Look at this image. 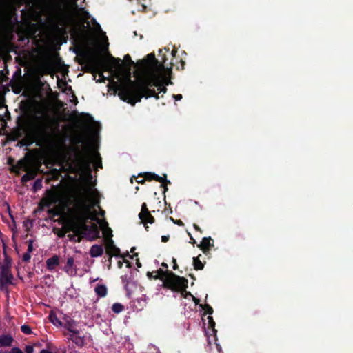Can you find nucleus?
<instances>
[{"mask_svg":"<svg viewBox=\"0 0 353 353\" xmlns=\"http://www.w3.org/2000/svg\"><path fill=\"white\" fill-rule=\"evenodd\" d=\"M14 139L22 138L19 145L29 147L34 143L40 147L52 148L59 140V124L47 113L41 115L34 114L25 121L24 125L14 132Z\"/></svg>","mask_w":353,"mask_h":353,"instance_id":"nucleus-1","label":"nucleus"},{"mask_svg":"<svg viewBox=\"0 0 353 353\" xmlns=\"http://www.w3.org/2000/svg\"><path fill=\"white\" fill-rule=\"evenodd\" d=\"M143 72L145 75L138 80L132 81L129 79L125 84L118 87V96L122 101L134 105L143 97L159 99V94L156 93L154 87H157L159 79L163 78V71Z\"/></svg>","mask_w":353,"mask_h":353,"instance_id":"nucleus-2","label":"nucleus"},{"mask_svg":"<svg viewBox=\"0 0 353 353\" xmlns=\"http://www.w3.org/2000/svg\"><path fill=\"white\" fill-rule=\"evenodd\" d=\"M96 216L92 214L91 207L84 201L77 203L74 209L71 212V218L66 221L63 232H60L58 236H65L67 232L72 231L76 235L85 234L86 232H94L96 237L99 236V231L97 225L91 227L87 225L89 220H95Z\"/></svg>","mask_w":353,"mask_h":353,"instance_id":"nucleus-3","label":"nucleus"},{"mask_svg":"<svg viewBox=\"0 0 353 353\" xmlns=\"http://www.w3.org/2000/svg\"><path fill=\"white\" fill-rule=\"evenodd\" d=\"M84 57L87 71L92 73L99 72L103 79L101 81L105 80L103 71H110L117 74H121L124 72V64L121 59L115 58L110 53H108L107 58H105L95 48L84 52Z\"/></svg>","mask_w":353,"mask_h":353,"instance_id":"nucleus-4","label":"nucleus"},{"mask_svg":"<svg viewBox=\"0 0 353 353\" xmlns=\"http://www.w3.org/2000/svg\"><path fill=\"white\" fill-rule=\"evenodd\" d=\"M166 59L163 58V61L159 62L154 53L148 54L145 59L137 61V64L142 71H163L166 74L172 73V65L165 68Z\"/></svg>","mask_w":353,"mask_h":353,"instance_id":"nucleus-5","label":"nucleus"},{"mask_svg":"<svg viewBox=\"0 0 353 353\" xmlns=\"http://www.w3.org/2000/svg\"><path fill=\"white\" fill-rule=\"evenodd\" d=\"M172 275L173 279H170L166 283L167 288L174 292H180L181 296L185 299H188L189 296L192 297V294L191 292L186 290L188 283V279L175 274Z\"/></svg>","mask_w":353,"mask_h":353,"instance_id":"nucleus-6","label":"nucleus"},{"mask_svg":"<svg viewBox=\"0 0 353 353\" xmlns=\"http://www.w3.org/2000/svg\"><path fill=\"white\" fill-rule=\"evenodd\" d=\"M138 177H144L146 181H151L152 180L160 182L161 187L163 188V192L165 193L168 190V184H171L170 180L167 179L166 174H163V176H160L154 172H145L143 173H139Z\"/></svg>","mask_w":353,"mask_h":353,"instance_id":"nucleus-7","label":"nucleus"},{"mask_svg":"<svg viewBox=\"0 0 353 353\" xmlns=\"http://www.w3.org/2000/svg\"><path fill=\"white\" fill-rule=\"evenodd\" d=\"M14 276L11 270L5 267H0V290L8 292V286L14 285Z\"/></svg>","mask_w":353,"mask_h":353,"instance_id":"nucleus-8","label":"nucleus"},{"mask_svg":"<svg viewBox=\"0 0 353 353\" xmlns=\"http://www.w3.org/2000/svg\"><path fill=\"white\" fill-rule=\"evenodd\" d=\"M76 162L79 169L82 171H87L90 174L91 159L87 152H78L76 154Z\"/></svg>","mask_w":353,"mask_h":353,"instance_id":"nucleus-9","label":"nucleus"},{"mask_svg":"<svg viewBox=\"0 0 353 353\" xmlns=\"http://www.w3.org/2000/svg\"><path fill=\"white\" fill-rule=\"evenodd\" d=\"M106 243V254L110 256V259L112 258L113 256H115L117 257L123 258L125 256H129L130 259H133L134 256H138V254L136 253L132 256H130L128 252L126 253L125 255L121 254L120 252V249L117 247H116L114 244V241L112 239H105Z\"/></svg>","mask_w":353,"mask_h":353,"instance_id":"nucleus-10","label":"nucleus"},{"mask_svg":"<svg viewBox=\"0 0 353 353\" xmlns=\"http://www.w3.org/2000/svg\"><path fill=\"white\" fill-rule=\"evenodd\" d=\"M139 218L141 219V222L145 225V228L147 231H148L149 227L147 226L146 224H152L155 221L154 217L152 216L145 203H143L141 205V212L139 214Z\"/></svg>","mask_w":353,"mask_h":353,"instance_id":"nucleus-11","label":"nucleus"},{"mask_svg":"<svg viewBox=\"0 0 353 353\" xmlns=\"http://www.w3.org/2000/svg\"><path fill=\"white\" fill-rule=\"evenodd\" d=\"M172 272L169 270H163L162 269H159L157 272V274L153 277L154 279H161L163 281V286L167 288L166 283L170 279H173Z\"/></svg>","mask_w":353,"mask_h":353,"instance_id":"nucleus-12","label":"nucleus"},{"mask_svg":"<svg viewBox=\"0 0 353 353\" xmlns=\"http://www.w3.org/2000/svg\"><path fill=\"white\" fill-rule=\"evenodd\" d=\"M30 168V163L28 159L25 157L23 159H20L15 165H13L11 168V171L12 172H15L17 174H19V171H27Z\"/></svg>","mask_w":353,"mask_h":353,"instance_id":"nucleus-13","label":"nucleus"},{"mask_svg":"<svg viewBox=\"0 0 353 353\" xmlns=\"http://www.w3.org/2000/svg\"><path fill=\"white\" fill-rule=\"evenodd\" d=\"M197 247L205 254H207L211 248L214 247V240L210 237H203L201 243Z\"/></svg>","mask_w":353,"mask_h":353,"instance_id":"nucleus-14","label":"nucleus"},{"mask_svg":"<svg viewBox=\"0 0 353 353\" xmlns=\"http://www.w3.org/2000/svg\"><path fill=\"white\" fill-rule=\"evenodd\" d=\"M47 197L42 200L43 205L48 208H50L52 204L57 203V197L55 192L51 190H47Z\"/></svg>","mask_w":353,"mask_h":353,"instance_id":"nucleus-15","label":"nucleus"},{"mask_svg":"<svg viewBox=\"0 0 353 353\" xmlns=\"http://www.w3.org/2000/svg\"><path fill=\"white\" fill-rule=\"evenodd\" d=\"M63 270L69 275L76 273L77 268L74 266V260L73 257H68L66 264L63 268Z\"/></svg>","mask_w":353,"mask_h":353,"instance_id":"nucleus-16","label":"nucleus"},{"mask_svg":"<svg viewBox=\"0 0 353 353\" xmlns=\"http://www.w3.org/2000/svg\"><path fill=\"white\" fill-rule=\"evenodd\" d=\"M46 268L49 271H52L59 264V256L58 255H54L53 256L48 258L46 261Z\"/></svg>","mask_w":353,"mask_h":353,"instance_id":"nucleus-17","label":"nucleus"},{"mask_svg":"<svg viewBox=\"0 0 353 353\" xmlns=\"http://www.w3.org/2000/svg\"><path fill=\"white\" fill-rule=\"evenodd\" d=\"M103 249L100 245H93L90 250V254L92 257H98L103 254Z\"/></svg>","mask_w":353,"mask_h":353,"instance_id":"nucleus-18","label":"nucleus"},{"mask_svg":"<svg viewBox=\"0 0 353 353\" xmlns=\"http://www.w3.org/2000/svg\"><path fill=\"white\" fill-rule=\"evenodd\" d=\"M14 339L10 335H2L0 336V346L9 347L11 346Z\"/></svg>","mask_w":353,"mask_h":353,"instance_id":"nucleus-19","label":"nucleus"},{"mask_svg":"<svg viewBox=\"0 0 353 353\" xmlns=\"http://www.w3.org/2000/svg\"><path fill=\"white\" fill-rule=\"evenodd\" d=\"M69 339L72 340L79 347H82L85 345V337L79 335L70 336Z\"/></svg>","mask_w":353,"mask_h":353,"instance_id":"nucleus-20","label":"nucleus"},{"mask_svg":"<svg viewBox=\"0 0 353 353\" xmlns=\"http://www.w3.org/2000/svg\"><path fill=\"white\" fill-rule=\"evenodd\" d=\"M94 291L99 297L105 296L108 292L106 286L101 284H97L94 288Z\"/></svg>","mask_w":353,"mask_h":353,"instance_id":"nucleus-21","label":"nucleus"},{"mask_svg":"<svg viewBox=\"0 0 353 353\" xmlns=\"http://www.w3.org/2000/svg\"><path fill=\"white\" fill-rule=\"evenodd\" d=\"M121 282H122V283L124 286V288L126 290L128 294H130V292L129 285L132 280L131 276L126 274L121 276Z\"/></svg>","mask_w":353,"mask_h":353,"instance_id":"nucleus-22","label":"nucleus"},{"mask_svg":"<svg viewBox=\"0 0 353 353\" xmlns=\"http://www.w3.org/2000/svg\"><path fill=\"white\" fill-rule=\"evenodd\" d=\"M201 256V255L199 254L196 257H193V262H192V263H193L194 269L195 270H201L204 268L205 262L204 263L201 262V261L200 260V256Z\"/></svg>","mask_w":353,"mask_h":353,"instance_id":"nucleus-23","label":"nucleus"},{"mask_svg":"<svg viewBox=\"0 0 353 353\" xmlns=\"http://www.w3.org/2000/svg\"><path fill=\"white\" fill-rule=\"evenodd\" d=\"M26 173L21 177V181L23 183L28 182L34 179L36 176V172L34 170H28L26 171Z\"/></svg>","mask_w":353,"mask_h":353,"instance_id":"nucleus-24","label":"nucleus"},{"mask_svg":"<svg viewBox=\"0 0 353 353\" xmlns=\"http://www.w3.org/2000/svg\"><path fill=\"white\" fill-rule=\"evenodd\" d=\"M3 253L5 255V259L3 263H0V267H5L11 270L12 259L7 255L6 250H4Z\"/></svg>","mask_w":353,"mask_h":353,"instance_id":"nucleus-25","label":"nucleus"},{"mask_svg":"<svg viewBox=\"0 0 353 353\" xmlns=\"http://www.w3.org/2000/svg\"><path fill=\"white\" fill-rule=\"evenodd\" d=\"M56 347L50 342H47L46 348L42 349L39 353H52V350H56Z\"/></svg>","mask_w":353,"mask_h":353,"instance_id":"nucleus-26","label":"nucleus"},{"mask_svg":"<svg viewBox=\"0 0 353 353\" xmlns=\"http://www.w3.org/2000/svg\"><path fill=\"white\" fill-rule=\"evenodd\" d=\"M112 310L115 314H119L124 310V306L121 303H115L112 306Z\"/></svg>","mask_w":353,"mask_h":353,"instance_id":"nucleus-27","label":"nucleus"},{"mask_svg":"<svg viewBox=\"0 0 353 353\" xmlns=\"http://www.w3.org/2000/svg\"><path fill=\"white\" fill-rule=\"evenodd\" d=\"M200 307L205 311L204 314L211 315L214 312L213 308L208 304L200 305Z\"/></svg>","mask_w":353,"mask_h":353,"instance_id":"nucleus-28","label":"nucleus"},{"mask_svg":"<svg viewBox=\"0 0 353 353\" xmlns=\"http://www.w3.org/2000/svg\"><path fill=\"white\" fill-rule=\"evenodd\" d=\"M49 319L54 325L58 324L59 325H61V321L57 318L55 314L51 313L49 315Z\"/></svg>","mask_w":353,"mask_h":353,"instance_id":"nucleus-29","label":"nucleus"},{"mask_svg":"<svg viewBox=\"0 0 353 353\" xmlns=\"http://www.w3.org/2000/svg\"><path fill=\"white\" fill-rule=\"evenodd\" d=\"M161 79H159V80L158 81V85L156 88H157V90H159V93H161V92L165 93L167 92V88L165 85H163L161 83Z\"/></svg>","mask_w":353,"mask_h":353,"instance_id":"nucleus-30","label":"nucleus"},{"mask_svg":"<svg viewBox=\"0 0 353 353\" xmlns=\"http://www.w3.org/2000/svg\"><path fill=\"white\" fill-rule=\"evenodd\" d=\"M21 332L25 334H32V330L29 325H23L21 327Z\"/></svg>","mask_w":353,"mask_h":353,"instance_id":"nucleus-31","label":"nucleus"},{"mask_svg":"<svg viewBox=\"0 0 353 353\" xmlns=\"http://www.w3.org/2000/svg\"><path fill=\"white\" fill-rule=\"evenodd\" d=\"M208 323H209V327L212 328L214 332H216L215 330V322L214 321V319L212 316H208Z\"/></svg>","mask_w":353,"mask_h":353,"instance_id":"nucleus-32","label":"nucleus"},{"mask_svg":"<svg viewBox=\"0 0 353 353\" xmlns=\"http://www.w3.org/2000/svg\"><path fill=\"white\" fill-rule=\"evenodd\" d=\"M33 243H34V241L32 239H29L28 241H27V243H28L27 252L31 253L33 251Z\"/></svg>","mask_w":353,"mask_h":353,"instance_id":"nucleus-33","label":"nucleus"},{"mask_svg":"<svg viewBox=\"0 0 353 353\" xmlns=\"http://www.w3.org/2000/svg\"><path fill=\"white\" fill-rule=\"evenodd\" d=\"M31 259V255L30 252H26L23 254L22 257V261L27 263L29 262Z\"/></svg>","mask_w":353,"mask_h":353,"instance_id":"nucleus-34","label":"nucleus"},{"mask_svg":"<svg viewBox=\"0 0 353 353\" xmlns=\"http://www.w3.org/2000/svg\"><path fill=\"white\" fill-rule=\"evenodd\" d=\"M170 219L175 224L179 225V226H183L184 224L183 223V221L181 220V219H177V220H175L172 217H170Z\"/></svg>","mask_w":353,"mask_h":353,"instance_id":"nucleus-35","label":"nucleus"},{"mask_svg":"<svg viewBox=\"0 0 353 353\" xmlns=\"http://www.w3.org/2000/svg\"><path fill=\"white\" fill-rule=\"evenodd\" d=\"M41 187H42V185H41V181L40 180H39V179H38V180H37V181L34 182V186H33L34 189L35 190H37V189H39V188H41Z\"/></svg>","mask_w":353,"mask_h":353,"instance_id":"nucleus-36","label":"nucleus"},{"mask_svg":"<svg viewBox=\"0 0 353 353\" xmlns=\"http://www.w3.org/2000/svg\"><path fill=\"white\" fill-rule=\"evenodd\" d=\"M124 59L125 61H129V64H130V66L134 65V62L131 59V57H130V56L129 54L125 55Z\"/></svg>","mask_w":353,"mask_h":353,"instance_id":"nucleus-37","label":"nucleus"},{"mask_svg":"<svg viewBox=\"0 0 353 353\" xmlns=\"http://www.w3.org/2000/svg\"><path fill=\"white\" fill-rule=\"evenodd\" d=\"M26 353H33L34 347L32 345H26L25 348Z\"/></svg>","mask_w":353,"mask_h":353,"instance_id":"nucleus-38","label":"nucleus"},{"mask_svg":"<svg viewBox=\"0 0 353 353\" xmlns=\"http://www.w3.org/2000/svg\"><path fill=\"white\" fill-rule=\"evenodd\" d=\"M10 353H23V352L20 348L14 347L11 349Z\"/></svg>","mask_w":353,"mask_h":353,"instance_id":"nucleus-39","label":"nucleus"},{"mask_svg":"<svg viewBox=\"0 0 353 353\" xmlns=\"http://www.w3.org/2000/svg\"><path fill=\"white\" fill-rule=\"evenodd\" d=\"M75 143L77 144H80V143H82L83 142V139L81 137H78L75 139V141H74Z\"/></svg>","mask_w":353,"mask_h":353,"instance_id":"nucleus-40","label":"nucleus"},{"mask_svg":"<svg viewBox=\"0 0 353 353\" xmlns=\"http://www.w3.org/2000/svg\"><path fill=\"white\" fill-rule=\"evenodd\" d=\"M169 239H170V236L169 235H163L161 236V241L163 243H166L169 241Z\"/></svg>","mask_w":353,"mask_h":353,"instance_id":"nucleus-41","label":"nucleus"},{"mask_svg":"<svg viewBox=\"0 0 353 353\" xmlns=\"http://www.w3.org/2000/svg\"><path fill=\"white\" fill-rule=\"evenodd\" d=\"M14 160L12 157H9L8 159V165H11L12 167L13 165H15L14 164Z\"/></svg>","mask_w":353,"mask_h":353,"instance_id":"nucleus-42","label":"nucleus"},{"mask_svg":"<svg viewBox=\"0 0 353 353\" xmlns=\"http://www.w3.org/2000/svg\"><path fill=\"white\" fill-rule=\"evenodd\" d=\"M172 263H173V269L174 270H177L178 269V265L176 263V260L175 258H172Z\"/></svg>","mask_w":353,"mask_h":353,"instance_id":"nucleus-43","label":"nucleus"},{"mask_svg":"<svg viewBox=\"0 0 353 353\" xmlns=\"http://www.w3.org/2000/svg\"><path fill=\"white\" fill-rule=\"evenodd\" d=\"M70 333H71V334L70 336L79 335L80 332L78 330L74 329L72 330V332Z\"/></svg>","mask_w":353,"mask_h":353,"instance_id":"nucleus-44","label":"nucleus"},{"mask_svg":"<svg viewBox=\"0 0 353 353\" xmlns=\"http://www.w3.org/2000/svg\"><path fill=\"white\" fill-rule=\"evenodd\" d=\"M173 98L176 101H180L182 99V95L180 94H173Z\"/></svg>","mask_w":353,"mask_h":353,"instance_id":"nucleus-45","label":"nucleus"},{"mask_svg":"<svg viewBox=\"0 0 353 353\" xmlns=\"http://www.w3.org/2000/svg\"><path fill=\"white\" fill-rule=\"evenodd\" d=\"M193 226H194V228L196 231H198V232H201V233H202V232H203L202 230H201V229L200 228V227H199V225H197L196 224H195V223H194V224L193 225Z\"/></svg>","mask_w":353,"mask_h":353,"instance_id":"nucleus-46","label":"nucleus"},{"mask_svg":"<svg viewBox=\"0 0 353 353\" xmlns=\"http://www.w3.org/2000/svg\"><path fill=\"white\" fill-rule=\"evenodd\" d=\"M123 262L126 263V267H127V268H131V266H132V263H131L129 261L125 260V259H124V257H123Z\"/></svg>","mask_w":353,"mask_h":353,"instance_id":"nucleus-47","label":"nucleus"},{"mask_svg":"<svg viewBox=\"0 0 353 353\" xmlns=\"http://www.w3.org/2000/svg\"><path fill=\"white\" fill-rule=\"evenodd\" d=\"M188 235L190 236V243L192 244H195L196 243V241L195 239L192 237V236L191 235L190 233H188Z\"/></svg>","mask_w":353,"mask_h":353,"instance_id":"nucleus-48","label":"nucleus"},{"mask_svg":"<svg viewBox=\"0 0 353 353\" xmlns=\"http://www.w3.org/2000/svg\"><path fill=\"white\" fill-rule=\"evenodd\" d=\"M193 301L195 303V304H199L200 300L196 297H194L193 295L192 296Z\"/></svg>","mask_w":353,"mask_h":353,"instance_id":"nucleus-49","label":"nucleus"},{"mask_svg":"<svg viewBox=\"0 0 353 353\" xmlns=\"http://www.w3.org/2000/svg\"><path fill=\"white\" fill-rule=\"evenodd\" d=\"M145 181H146L145 179L143 177V179H142L137 180V182L140 184H144Z\"/></svg>","mask_w":353,"mask_h":353,"instance_id":"nucleus-50","label":"nucleus"},{"mask_svg":"<svg viewBox=\"0 0 353 353\" xmlns=\"http://www.w3.org/2000/svg\"><path fill=\"white\" fill-rule=\"evenodd\" d=\"M147 276L149 279H153L154 275H153V272H148Z\"/></svg>","mask_w":353,"mask_h":353,"instance_id":"nucleus-51","label":"nucleus"},{"mask_svg":"<svg viewBox=\"0 0 353 353\" xmlns=\"http://www.w3.org/2000/svg\"><path fill=\"white\" fill-rule=\"evenodd\" d=\"M123 261H119L118 263H117L118 268H121L122 266H123Z\"/></svg>","mask_w":353,"mask_h":353,"instance_id":"nucleus-52","label":"nucleus"},{"mask_svg":"<svg viewBox=\"0 0 353 353\" xmlns=\"http://www.w3.org/2000/svg\"><path fill=\"white\" fill-rule=\"evenodd\" d=\"M65 327L70 332H71L72 330H74L73 328H72L71 325H65Z\"/></svg>","mask_w":353,"mask_h":353,"instance_id":"nucleus-53","label":"nucleus"},{"mask_svg":"<svg viewBox=\"0 0 353 353\" xmlns=\"http://www.w3.org/2000/svg\"><path fill=\"white\" fill-rule=\"evenodd\" d=\"M161 266H162L163 268H165V269H168V264H167L166 263H165V262H163V263H161Z\"/></svg>","mask_w":353,"mask_h":353,"instance_id":"nucleus-54","label":"nucleus"},{"mask_svg":"<svg viewBox=\"0 0 353 353\" xmlns=\"http://www.w3.org/2000/svg\"><path fill=\"white\" fill-rule=\"evenodd\" d=\"M136 264H137L138 268H141V263H140L139 259H137Z\"/></svg>","mask_w":353,"mask_h":353,"instance_id":"nucleus-55","label":"nucleus"},{"mask_svg":"<svg viewBox=\"0 0 353 353\" xmlns=\"http://www.w3.org/2000/svg\"><path fill=\"white\" fill-rule=\"evenodd\" d=\"M41 345H42L41 343L39 342L34 343L35 347H41Z\"/></svg>","mask_w":353,"mask_h":353,"instance_id":"nucleus-56","label":"nucleus"},{"mask_svg":"<svg viewBox=\"0 0 353 353\" xmlns=\"http://www.w3.org/2000/svg\"><path fill=\"white\" fill-rule=\"evenodd\" d=\"M52 172L54 173L55 174H58V172H59V171H58V170H57V169H53V170H52Z\"/></svg>","mask_w":353,"mask_h":353,"instance_id":"nucleus-57","label":"nucleus"},{"mask_svg":"<svg viewBox=\"0 0 353 353\" xmlns=\"http://www.w3.org/2000/svg\"><path fill=\"white\" fill-rule=\"evenodd\" d=\"M94 22L96 23V26H97V28H98L99 30H101V26H100V25H99L98 23H97L95 20H94Z\"/></svg>","mask_w":353,"mask_h":353,"instance_id":"nucleus-58","label":"nucleus"},{"mask_svg":"<svg viewBox=\"0 0 353 353\" xmlns=\"http://www.w3.org/2000/svg\"><path fill=\"white\" fill-rule=\"evenodd\" d=\"M68 237L70 238V240H73L74 236V235H68Z\"/></svg>","mask_w":353,"mask_h":353,"instance_id":"nucleus-59","label":"nucleus"},{"mask_svg":"<svg viewBox=\"0 0 353 353\" xmlns=\"http://www.w3.org/2000/svg\"><path fill=\"white\" fill-rule=\"evenodd\" d=\"M109 256L108 261L110 263V264H109V268H110L111 266L112 259H110V256Z\"/></svg>","mask_w":353,"mask_h":353,"instance_id":"nucleus-60","label":"nucleus"},{"mask_svg":"<svg viewBox=\"0 0 353 353\" xmlns=\"http://www.w3.org/2000/svg\"><path fill=\"white\" fill-rule=\"evenodd\" d=\"M136 250V248H135V247H132V248H131V250H130V252H131L132 253H133V252H134V250Z\"/></svg>","mask_w":353,"mask_h":353,"instance_id":"nucleus-61","label":"nucleus"},{"mask_svg":"<svg viewBox=\"0 0 353 353\" xmlns=\"http://www.w3.org/2000/svg\"><path fill=\"white\" fill-rule=\"evenodd\" d=\"M84 115L88 117L89 119H92V117L89 114H85Z\"/></svg>","mask_w":353,"mask_h":353,"instance_id":"nucleus-62","label":"nucleus"},{"mask_svg":"<svg viewBox=\"0 0 353 353\" xmlns=\"http://www.w3.org/2000/svg\"><path fill=\"white\" fill-rule=\"evenodd\" d=\"M189 276H190V277H191L192 279H195L194 276L193 274H189Z\"/></svg>","mask_w":353,"mask_h":353,"instance_id":"nucleus-63","label":"nucleus"},{"mask_svg":"<svg viewBox=\"0 0 353 353\" xmlns=\"http://www.w3.org/2000/svg\"><path fill=\"white\" fill-rule=\"evenodd\" d=\"M168 212L170 214H172V208L170 207L169 210H168Z\"/></svg>","mask_w":353,"mask_h":353,"instance_id":"nucleus-64","label":"nucleus"}]
</instances>
